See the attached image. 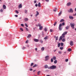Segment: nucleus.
Masks as SVG:
<instances>
[{
    "label": "nucleus",
    "mask_w": 76,
    "mask_h": 76,
    "mask_svg": "<svg viewBox=\"0 0 76 76\" xmlns=\"http://www.w3.org/2000/svg\"><path fill=\"white\" fill-rule=\"evenodd\" d=\"M56 68V66L54 65H53L50 67V69L52 70H53V69H55Z\"/></svg>",
    "instance_id": "f257e3e1"
},
{
    "label": "nucleus",
    "mask_w": 76,
    "mask_h": 76,
    "mask_svg": "<svg viewBox=\"0 0 76 76\" xmlns=\"http://www.w3.org/2000/svg\"><path fill=\"white\" fill-rule=\"evenodd\" d=\"M53 60H56V56H53V58H51V63L53 62Z\"/></svg>",
    "instance_id": "f03ea898"
},
{
    "label": "nucleus",
    "mask_w": 76,
    "mask_h": 76,
    "mask_svg": "<svg viewBox=\"0 0 76 76\" xmlns=\"http://www.w3.org/2000/svg\"><path fill=\"white\" fill-rule=\"evenodd\" d=\"M70 25H71V28H72V29H74V28H75L74 26H75V23H71L70 24Z\"/></svg>",
    "instance_id": "7ed1b4c3"
},
{
    "label": "nucleus",
    "mask_w": 76,
    "mask_h": 76,
    "mask_svg": "<svg viewBox=\"0 0 76 76\" xmlns=\"http://www.w3.org/2000/svg\"><path fill=\"white\" fill-rule=\"evenodd\" d=\"M68 12H69V13H73V11L72 9L71 8L69 9V10H68Z\"/></svg>",
    "instance_id": "20e7f679"
},
{
    "label": "nucleus",
    "mask_w": 76,
    "mask_h": 76,
    "mask_svg": "<svg viewBox=\"0 0 76 76\" xmlns=\"http://www.w3.org/2000/svg\"><path fill=\"white\" fill-rule=\"evenodd\" d=\"M72 4V3L70 2H68L66 4V6H70Z\"/></svg>",
    "instance_id": "39448f33"
},
{
    "label": "nucleus",
    "mask_w": 76,
    "mask_h": 76,
    "mask_svg": "<svg viewBox=\"0 0 76 76\" xmlns=\"http://www.w3.org/2000/svg\"><path fill=\"white\" fill-rule=\"evenodd\" d=\"M34 41L35 42H38L39 41V40L38 39H34Z\"/></svg>",
    "instance_id": "423d86ee"
},
{
    "label": "nucleus",
    "mask_w": 76,
    "mask_h": 76,
    "mask_svg": "<svg viewBox=\"0 0 76 76\" xmlns=\"http://www.w3.org/2000/svg\"><path fill=\"white\" fill-rule=\"evenodd\" d=\"M18 7L19 8H22V5L21 4H20L19 5Z\"/></svg>",
    "instance_id": "0eeeda50"
},
{
    "label": "nucleus",
    "mask_w": 76,
    "mask_h": 76,
    "mask_svg": "<svg viewBox=\"0 0 76 76\" xmlns=\"http://www.w3.org/2000/svg\"><path fill=\"white\" fill-rule=\"evenodd\" d=\"M48 60V56H46L45 57V61H47V60Z\"/></svg>",
    "instance_id": "6e6552de"
},
{
    "label": "nucleus",
    "mask_w": 76,
    "mask_h": 76,
    "mask_svg": "<svg viewBox=\"0 0 76 76\" xmlns=\"http://www.w3.org/2000/svg\"><path fill=\"white\" fill-rule=\"evenodd\" d=\"M70 45L71 46H72V45H73V42L71 41L70 43Z\"/></svg>",
    "instance_id": "1a4fd4ad"
},
{
    "label": "nucleus",
    "mask_w": 76,
    "mask_h": 76,
    "mask_svg": "<svg viewBox=\"0 0 76 76\" xmlns=\"http://www.w3.org/2000/svg\"><path fill=\"white\" fill-rule=\"evenodd\" d=\"M36 13H37V14L35 15L36 17H37V16H38V15H39V12H38V11H36Z\"/></svg>",
    "instance_id": "9d476101"
},
{
    "label": "nucleus",
    "mask_w": 76,
    "mask_h": 76,
    "mask_svg": "<svg viewBox=\"0 0 76 76\" xmlns=\"http://www.w3.org/2000/svg\"><path fill=\"white\" fill-rule=\"evenodd\" d=\"M69 18L70 19H72V20H73V17L72 16H69Z\"/></svg>",
    "instance_id": "9b49d317"
},
{
    "label": "nucleus",
    "mask_w": 76,
    "mask_h": 76,
    "mask_svg": "<svg viewBox=\"0 0 76 76\" xmlns=\"http://www.w3.org/2000/svg\"><path fill=\"white\" fill-rule=\"evenodd\" d=\"M3 7L4 8V9H6V6L4 4L3 5Z\"/></svg>",
    "instance_id": "f8f14e48"
},
{
    "label": "nucleus",
    "mask_w": 76,
    "mask_h": 76,
    "mask_svg": "<svg viewBox=\"0 0 76 76\" xmlns=\"http://www.w3.org/2000/svg\"><path fill=\"white\" fill-rule=\"evenodd\" d=\"M24 12L25 13H26V14H27V13H28V10H24Z\"/></svg>",
    "instance_id": "ddd939ff"
},
{
    "label": "nucleus",
    "mask_w": 76,
    "mask_h": 76,
    "mask_svg": "<svg viewBox=\"0 0 76 76\" xmlns=\"http://www.w3.org/2000/svg\"><path fill=\"white\" fill-rule=\"evenodd\" d=\"M62 39L63 37L62 36H61L59 38V41H60V40H62Z\"/></svg>",
    "instance_id": "4468645a"
},
{
    "label": "nucleus",
    "mask_w": 76,
    "mask_h": 76,
    "mask_svg": "<svg viewBox=\"0 0 76 76\" xmlns=\"http://www.w3.org/2000/svg\"><path fill=\"white\" fill-rule=\"evenodd\" d=\"M67 51H69V52H70L72 51V49L71 48H69L68 49H67Z\"/></svg>",
    "instance_id": "2eb2a0df"
},
{
    "label": "nucleus",
    "mask_w": 76,
    "mask_h": 76,
    "mask_svg": "<svg viewBox=\"0 0 76 76\" xmlns=\"http://www.w3.org/2000/svg\"><path fill=\"white\" fill-rule=\"evenodd\" d=\"M38 7H41V3H40V2H39L38 4Z\"/></svg>",
    "instance_id": "dca6fc26"
},
{
    "label": "nucleus",
    "mask_w": 76,
    "mask_h": 76,
    "mask_svg": "<svg viewBox=\"0 0 76 76\" xmlns=\"http://www.w3.org/2000/svg\"><path fill=\"white\" fill-rule=\"evenodd\" d=\"M42 26H41L40 27H39V29L40 30H42Z\"/></svg>",
    "instance_id": "f3484780"
},
{
    "label": "nucleus",
    "mask_w": 76,
    "mask_h": 76,
    "mask_svg": "<svg viewBox=\"0 0 76 76\" xmlns=\"http://www.w3.org/2000/svg\"><path fill=\"white\" fill-rule=\"evenodd\" d=\"M69 26H66V29H69Z\"/></svg>",
    "instance_id": "a211bd4d"
},
{
    "label": "nucleus",
    "mask_w": 76,
    "mask_h": 76,
    "mask_svg": "<svg viewBox=\"0 0 76 76\" xmlns=\"http://www.w3.org/2000/svg\"><path fill=\"white\" fill-rule=\"evenodd\" d=\"M62 37L63 38H64L65 37V35L63 34L62 35Z\"/></svg>",
    "instance_id": "6ab92c4d"
},
{
    "label": "nucleus",
    "mask_w": 76,
    "mask_h": 76,
    "mask_svg": "<svg viewBox=\"0 0 76 76\" xmlns=\"http://www.w3.org/2000/svg\"><path fill=\"white\" fill-rule=\"evenodd\" d=\"M39 42H41V44H42V42H43V41H42V39H41L39 40Z\"/></svg>",
    "instance_id": "aec40b11"
},
{
    "label": "nucleus",
    "mask_w": 76,
    "mask_h": 76,
    "mask_svg": "<svg viewBox=\"0 0 76 76\" xmlns=\"http://www.w3.org/2000/svg\"><path fill=\"white\" fill-rule=\"evenodd\" d=\"M31 37V34H28L27 36V38H30Z\"/></svg>",
    "instance_id": "412c9836"
},
{
    "label": "nucleus",
    "mask_w": 76,
    "mask_h": 76,
    "mask_svg": "<svg viewBox=\"0 0 76 76\" xmlns=\"http://www.w3.org/2000/svg\"><path fill=\"white\" fill-rule=\"evenodd\" d=\"M62 42H65V41H66V40L64 38H63V39H62Z\"/></svg>",
    "instance_id": "4be33fe9"
},
{
    "label": "nucleus",
    "mask_w": 76,
    "mask_h": 76,
    "mask_svg": "<svg viewBox=\"0 0 76 76\" xmlns=\"http://www.w3.org/2000/svg\"><path fill=\"white\" fill-rule=\"evenodd\" d=\"M48 67V66H47V65H46L45 66V69H47Z\"/></svg>",
    "instance_id": "5701e85b"
},
{
    "label": "nucleus",
    "mask_w": 76,
    "mask_h": 76,
    "mask_svg": "<svg viewBox=\"0 0 76 76\" xmlns=\"http://www.w3.org/2000/svg\"><path fill=\"white\" fill-rule=\"evenodd\" d=\"M57 63V60H55L54 61V63L55 64H56V63Z\"/></svg>",
    "instance_id": "b1692460"
},
{
    "label": "nucleus",
    "mask_w": 76,
    "mask_h": 76,
    "mask_svg": "<svg viewBox=\"0 0 76 76\" xmlns=\"http://www.w3.org/2000/svg\"><path fill=\"white\" fill-rule=\"evenodd\" d=\"M62 28L61 27H59V29L60 30V31H61L62 30Z\"/></svg>",
    "instance_id": "393cba45"
},
{
    "label": "nucleus",
    "mask_w": 76,
    "mask_h": 76,
    "mask_svg": "<svg viewBox=\"0 0 76 76\" xmlns=\"http://www.w3.org/2000/svg\"><path fill=\"white\" fill-rule=\"evenodd\" d=\"M67 32L66 31V32H64V33H63V34H64L65 35H66V34H67Z\"/></svg>",
    "instance_id": "a878e982"
},
{
    "label": "nucleus",
    "mask_w": 76,
    "mask_h": 76,
    "mask_svg": "<svg viewBox=\"0 0 76 76\" xmlns=\"http://www.w3.org/2000/svg\"><path fill=\"white\" fill-rule=\"evenodd\" d=\"M44 47H42V48H41V50L42 51H44Z\"/></svg>",
    "instance_id": "bb28decb"
},
{
    "label": "nucleus",
    "mask_w": 76,
    "mask_h": 76,
    "mask_svg": "<svg viewBox=\"0 0 76 76\" xmlns=\"http://www.w3.org/2000/svg\"><path fill=\"white\" fill-rule=\"evenodd\" d=\"M64 19H62L60 21V22H64Z\"/></svg>",
    "instance_id": "cd10ccee"
},
{
    "label": "nucleus",
    "mask_w": 76,
    "mask_h": 76,
    "mask_svg": "<svg viewBox=\"0 0 76 76\" xmlns=\"http://www.w3.org/2000/svg\"><path fill=\"white\" fill-rule=\"evenodd\" d=\"M24 20H25V21H27L28 20V18H26L24 19Z\"/></svg>",
    "instance_id": "c85d7f7f"
},
{
    "label": "nucleus",
    "mask_w": 76,
    "mask_h": 76,
    "mask_svg": "<svg viewBox=\"0 0 76 76\" xmlns=\"http://www.w3.org/2000/svg\"><path fill=\"white\" fill-rule=\"evenodd\" d=\"M63 26L62 25V24L61 23H60V24L59 25V27H61V26Z\"/></svg>",
    "instance_id": "c756f323"
},
{
    "label": "nucleus",
    "mask_w": 76,
    "mask_h": 76,
    "mask_svg": "<svg viewBox=\"0 0 76 76\" xmlns=\"http://www.w3.org/2000/svg\"><path fill=\"white\" fill-rule=\"evenodd\" d=\"M57 22L56 21L54 23V26H55V25H56V24H57Z\"/></svg>",
    "instance_id": "7c9ffc66"
},
{
    "label": "nucleus",
    "mask_w": 76,
    "mask_h": 76,
    "mask_svg": "<svg viewBox=\"0 0 76 76\" xmlns=\"http://www.w3.org/2000/svg\"><path fill=\"white\" fill-rule=\"evenodd\" d=\"M38 66V65L36 64H35L34 66H33V67H37V66Z\"/></svg>",
    "instance_id": "2f4dec72"
},
{
    "label": "nucleus",
    "mask_w": 76,
    "mask_h": 76,
    "mask_svg": "<svg viewBox=\"0 0 76 76\" xmlns=\"http://www.w3.org/2000/svg\"><path fill=\"white\" fill-rule=\"evenodd\" d=\"M58 53L59 54H61L62 53V52L61 51H58Z\"/></svg>",
    "instance_id": "473e14b6"
},
{
    "label": "nucleus",
    "mask_w": 76,
    "mask_h": 76,
    "mask_svg": "<svg viewBox=\"0 0 76 76\" xmlns=\"http://www.w3.org/2000/svg\"><path fill=\"white\" fill-rule=\"evenodd\" d=\"M60 49V50H63V47H61L59 48Z\"/></svg>",
    "instance_id": "72a5a7b5"
},
{
    "label": "nucleus",
    "mask_w": 76,
    "mask_h": 76,
    "mask_svg": "<svg viewBox=\"0 0 76 76\" xmlns=\"http://www.w3.org/2000/svg\"><path fill=\"white\" fill-rule=\"evenodd\" d=\"M61 46H63V45H64V44H63V43H61Z\"/></svg>",
    "instance_id": "f704fd0d"
},
{
    "label": "nucleus",
    "mask_w": 76,
    "mask_h": 76,
    "mask_svg": "<svg viewBox=\"0 0 76 76\" xmlns=\"http://www.w3.org/2000/svg\"><path fill=\"white\" fill-rule=\"evenodd\" d=\"M60 43H58V47H60Z\"/></svg>",
    "instance_id": "c9c22d12"
},
{
    "label": "nucleus",
    "mask_w": 76,
    "mask_h": 76,
    "mask_svg": "<svg viewBox=\"0 0 76 76\" xmlns=\"http://www.w3.org/2000/svg\"><path fill=\"white\" fill-rule=\"evenodd\" d=\"M20 31H23V28H20Z\"/></svg>",
    "instance_id": "e433bc0d"
},
{
    "label": "nucleus",
    "mask_w": 76,
    "mask_h": 76,
    "mask_svg": "<svg viewBox=\"0 0 76 76\" xmlns=\"http://www.w3.org/2000/svg\"><path fill=\"white\" fill-rule=\"evenodd\" d=\"M25 25L26 26V27H28V24L26 23H25Z\"/></svg>",
    "instance_id": "4c0bfd02"
},
{
    "label": "nucleus",
    "mask_w": 76,
    "mask_h": 76,
    "mask_svg": "<svg viewBox=\"0 0 76 76\" xmlns=\"http://www.w3.org/2000/svg\"><path fill=\"white\" fill-rule=\"evenodd\" d=\"M40 71H39L37 72V75H39V73H40Z\"/></svg>",
    "instance_id": "58836bf2"
},
{
    "label": "nucleus",
    "mask_w": 76,
    "mask_h": 76,
    "mask_svg": "<svg viewBox=\"0 0 76 76\" xmlns=\"http://www.w3.org/2000/svg\"><path fill=\"white\" fill-rule=\"evenodd\" d=\"M38 26H39V27H40L41 26V24H40L39 23L38 24Z\"/></svg>",
    "instance_id": "ea45409f"
},
{
    "label": "nucleus",
    "mask_w": 76,
    "mask_h": 76,
    "mask_svg": "<svg viewBox=\"0 0 76 76\" xmlns=\"http://www.w3.org/2000/svg\"><path fill=\"white\" fill-rule=\"evenodd\" d=\"M26 31H29L28 28H27L26 27Z\"/></svg>",
    "instance_id": "a19ab883"
},
{
    "label": "nucleus",
    "mask_w": 76,
    "mask_h": 76,
    "mask_svg": "<svg viewBox=\"0 0 76 76\" xmlns=\"http://www.w3.org/2000/svg\"><path fill=\"white\" fill-rule=\"evenodd\" d=\"M69 61V60L68 59H66L65 60L66 62H67V61Z\"/></svg>",
    "instance_id": "79ce46f5"
},
{
    "label": "nucleus",
    "mask_w": 76,
    "mask_h": 76,
    "mask_svg": "<svg viewBox=\"0 0 76 76\" xmlns=\"http://www.w3.org/2000/svg\"><path fill=\"white\" fill-rule=\"evenodd\" d=\"M15 12L17 13H18V14L19 13V12H18V11H17V10H15Z\"/></svg>",
    "instance_id": "37998d69"
},
{
    "label": "nucleus",
    "mask_w": 76,
    "mask_h": 76,
    "mask_svg": "<svg viewBox=\"0 0 76 76\" xmlns=\"http://www.w3.org/2000/svg\"><path fill=\"white\" fill-rule=\"evenodd\" d=\"M61 12H60L58 14V16H60L61 15Z\"/></svg>",
    "instance_id": "c03bdc74"
},
{
    "label": "nucleus",
    "mask_w": 76,
    "mask_h": 76,
    "mask_svg": "<svg viewBox=\"0 0 76 76\" xmlns=\"http://www.w3.org/2000/svg\"><path fill=\"white\" fill-rule=\"evenodd\" d=\"M33 65H34V63H32L31 64V66H33Z\"/></svg>",
    "instance_id": "a18cd8bd"
},
{
    "label": "nucleus",
    "mask_w": 76,
    "mask_h": 76,
    "mask_svg": "<svg viewBox=\"0 0 76 76\" xmlns=\"http://www.w3.org/2000/svg\"><path fill=\"white\" fill-rule=\"evenodd\" d=\"M47 39V37H45L44 38V39Z\"/></svg>",
    "instance_id": "49530a36"
},
{
    "label": "nucleus",
    "mask_w": 76,
    "mask_h": 76,
    "mask_svg": "<svg viewBox=\"0 0 76 76\" xmlns=\"http://www.w3.org/2000/svg\"><path fill=\"white\" fill-rule=\"evenodd\" d=\"M29 40H27L26 42V43H28V42Z\"/></svg>",
    "instance_id": "de8ad7c7"
},
{
    "label": "nucleus",
    "mask_w": 76,
    "mask_h": 76,
    "mask_svg": "<svg viewBox=\"0 0 76 76\" xmlns=\"http://www.w3.org/2000/svg\"><path fill=\"white\" fill-rule=\"evenodd\" d=\"M21 26H23V27H24V25H23V24H21Z\"/></svg>",
    "instance_id": "09e8293b"
},
{
    "label": "nucleus",
    "mask_w": 76,
    "mask_h": 76,
    "mask_svg": "<svg viewBox=\"0 0 76 76\" xmlns=\"http://www.w3.org/2000/svg\"><path fill=\"white\" fill-rule=\"evenodd\" d=\"M44 30L45 31H47V28H45L44 29Z\"/></svg>",
    "instance_id": "8fccbe9b"
},
{
    "label": "nucleus",
    "mask_w": 76,
    "mask_h": 76,
    "mask_svg": "<svg viewBox=\"0 0 76 76\" xmlns=\"http://www.w3.org/2000/svg\"><path fill=\"white\" fill-rule=\"evenodd\" d=\"M62 25H65V23H64V22L62 24Z\"/></svg>",
    "instance_id": "3c124183"
},
{
    "label": "nucleus",
    "mask_w": 76,
    "mask_h": 76,
    "mask_svg": "<svg viewBox=\"0 0 76 76\" xmlns=\"http://www.w3.org/2000/svg\"><path fill=\"white\" fill-rule=\"evenodd\" d=\"M50 32H53V30L51 29H50Z\"/></svg>",
    "instance_id": "603ef678"
},
{
    "label": "nucleus",
    "mask_w": 76,
    "mask_h": 76,
    "mask_svg": "<svg viewBox=\"0 0 76 76\" xmlns=\"http://www.w3.org/2000/svg\"><path fill=\"white\" fill-rule=\"evenodd\" d=\"M35 6L36 7H37L38 6V4H36Z\"/></svg>",
    "instance_id": "864d4df0"
},
{
    "label": "nucleus",
    "mask_w": 76,
    "mask_h": 76,
    "mask_svg": "<svg viewBox=\"0 0 76 76\" xmlns=\"http://www.w3.org/2000/svg\"><path fill=\"white\" fill-rule=\"evenodd\" d=\"M3 10L2 9H1V10H0V12H3Z\"/></svg>",
    "instance_id": "5fc2aeb1"
},
{
    "label": "nucleus",
    "mask_w": 76,
    "mask_h": 76,
    "mask_svg": "<svg viewBox=\"0 0 76 76\" xmlns=\"http://www.w3.org/2000/svg\"><path fill=\"white\" fill-rule=\"evenodd\" d=\"M56 40H57L58 39V37H57L56 39Z\"/></svg>",
    "instance_id": "6e6d98bb"
},
{
    "label": "nucleus",
    "mask_w": 76,
    "mask_h": 76,
    "mask_svg": "<svg viewBox=\"0 0 76 76\" xmlns=\"http://www.w3.org/2000/svg\"><path fill=\"white\" fill-rule=\"evenodd\" d=\"M15 17H18V15H15Z\"/></svg>",
    "instance_id": "4d7b16f0"
},
{
    "label": "nucleus",
    "mask_w": 76,
    "mask_h": 76,
    "mask_svg": "<svg viewBox=\"0 0 76 76\" xmlns=\"http://www.w3.org/2000/svg\"><path fill=\"white\" fill-rule=\"evenodd\" d=\"M35 50H36V51H37L38 49H37V48H35Z\"/></svg>",
    "instance_id": "13d9d810"
},
{
    "label": "nucleus",
    "mask_w": 76,
    "mask_h": 76,
    "mask_svg": "<svg viewBox=\"0 0 76 76\" xmlns=\"http://www.w3.org/2000/svg\"><path fill=\"white\" fill-rule=\"evenodd\" d=\"M34 3H37L36 1H34Z\"/></svg>",
    "instance_id": "bf43d9fd"
},
{
    "label": "nucleus",
    "mask_w": 76,
    "mask_h": 76,
    "mask_svg": "<svg viewBox=\"0 0 76 76\" xmlns=\"http://www.w3.org/2000/svg\"><path fill=\"white\" fill-rule=\"evenodd\" d=\"M73 16H76V13L75 14L73 15Z\"/></svg>",
    "instance_id": "052dcab7"
},
{
    "label": "nucleus",
    "mask_w": 76,
    "mask_h": 76,
    "mask_svg": "<svg viewBox=\"0 0 76 76\" xmlns=\"http://www.w3.org/2000/svg\"><path fill=\"white\" fill-rule=\"evenodd\" d=\"M30 71H32V69H30Z\"/></svg>",
    "instance_id": "680f3d73"
},
{
    "label": "nucleus",
    "mask_w": 76,
    "mask_h": 76,
    "mask_svg": "<svg viewBox=\"0 0 76 76\" xmlns=\"http://www.w3.org/2000/svg\"><path fill=\"white\" fill-rule=\"evenodd\" d=\"M54 12H56V10H53Z\"/></svg>",
    "instance_id": "e2e57ef3"
},
{
    "label": "nucleus",
    "mask_w": 76,
    "mask_h": 76,
    "mask_svg": "<svg viewBox=\"0 0 76 76\" xmlns=\"http://www.w3.org/2000/svg\"><path fill=\"white\" fill-rule=\"evenodd\" d=\"M36 71V70L35 69V70L33 71V72H35Z\"/></svg>",
    "instance_id": "0e129e2a"
},
{
    "label": "nucleus",
    "mask_w": 76,
    "mask_h": 76,
    "mask_svg": "<svg viewBox=\"0 0 76 76\" xmlns=\"http://www.w3.org/2000/svg\"><path fill=\"white\" fill-rule=\"evenodd\" d=\"M56 50H57L56 49V50H54V52H56Z\"/></svg>",
    "instance_id": "69168bd1"
},
{
    "label": "nucleus",
    "mask_w": 76,
    "mask_h": 76,
    "mask_svg": "<svg viewBox=\"0 0 76 76\" xmlns=\"http://www.w3.org/2000/svg\"><path fill=\"white\" fill-rule=\"evenodd\" d=\"M46 1H48V0H45Z\"/></svg>",
    "instance_id": "338daca9"
},
{
    "label": "nucleus",
    "mask_w": 76,
    "mask_h": 76,
    "mask_svg": "<svg viewBox=\"0 0 76 76\" xmlns=\"http://www.w3.org/2000/svg\"><path fill=\"white\" fill-rule=\"evenodd\" d=\"M75 30L76 31V28H75Z\"/></svg>",
    "instance_id": "774afa93"
}]
</instances>
